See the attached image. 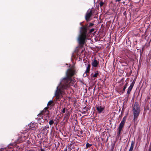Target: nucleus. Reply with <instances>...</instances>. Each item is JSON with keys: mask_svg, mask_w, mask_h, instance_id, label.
Listing matches in <instances>:
<instances>
[{"mask_svg": "<svg viewBox=\"0 0 151 151\" xmlns=\"http://www.w3.org/2000/svg\"><path fill=\"white\" fill-rule=\"evenodd\" d=\"M76 72L74 66L68 69L66 73V77L62 79L60 84L57 87L55 93L56 101H58L63 97L64 90L68 88L72 81V77L76 74Z\"/></svg>", "mask_w": 151, "mask_h": 151, "instance_id": "obj_1", "label": "nucleus"}, {"mask_svg": "<svg viewBox=\"0 0 151 151\" xmlns=\"http://www.w3.org/2000/svg\"><path fill=\"white\" fill-rule=\"evenodd\" d=\"M90 28L88 24H86L84 26L80 27V34L78 36V40L79 44L81 45H83L85 43V38L86 35Z\"/></svg>", "mask_w": 151, "mask_h": 151, "instance_id": "obj_2", "label": "nucleus"}, {"mask_svg": "<svg viewBox=\"0 0 151 151\" xmlns=\"http://www.w3.org/2000/svg\"><path fill=\"white\" fill-rule=\"evenodd\" d=\"M49 107H47L45 108L43 110L41 111L40 113L37 115L38 117L37 119H38V122L40 124H43V123L45 122H47L48 121L46 119L45 120L43 119V115L45 114L47 117H49V111L48 110Z\"/></svg>", "mask_w": 151, "mask_h": 151, "instance_id": "obj_3", "label": "nucleus"}, {"mask_svg": "<svg viewBox=\"0 0 151 151\" xmlns=\"http://www.w3.org/2000/svg\"><path fill=\"white\" fill-rule=\"evenodd\" d=\"M132 111L134 116L133 120L135 121L137 119L140 111L139 105L137 102H135L134 103Z\"/></svg>", "mask_w": 151, "mask_h": 151, "instance_id": "obj_4", "label": "nucleus"}, {"mask_svg": "<svg viewBox=\"0 0 151 151\" xmlns=\"http://www.w3.org/2000/svg\"><path fill=\"white\" fill-rule=\"evenodd\" d=\"M19 137L15 142L16 144L20 143L21 142L24 141L28 138V135L26 132H22L19 134Z\"/></svg>", "mask_w": 151, "mask_h": 151, "instance_id": "obj_5", "label": "nucleus"}, {"mask_svg": "<svg viewBox=\"0 0 151 151\" xmlns=\"http://www.w3.org/2000/svg\"><path fill=\"white\" fill-rule=\"evenodd\" d=\"M92 14V11L91 9H89L87 11L85 16V19L87 22L90 21V18Z\"/></svg>", "mask_w": 151, "mask_h": 151, "instance_id": "obj_6", "label": "nucleus"}, {"mask_svg": "<svg viewBox=\"0 0 151 151\" xmlns=\"http://www.w3.org/2000/svg\"><path fill=\"white\" fill-rule=\"evenodd\" d=\"M96 107L98 113L100 114L102 112H104V107H102L101 106H99L96 105Z\"/></svg>", "mask_w": 151, "mask_h": 151, "instance_id": "obj_7", "label": "nucleus"}, {"mask_svg": "<svg viewBox=\"0 0 151 151\" xmlns=\"http://www.w3.org/2000/svg\"><path fill=\"white\" fill-rule=\"evenodd\" d=\"M91 65L93 67H97L99 65V63L96 59H94L92 60Z\"/></svg>", "mask_w": 151, "mask_h": 151, "instance_id": "obj_8", "label": "nucleus"}, {"mask_svg": "<svg viewBox=\"0 0 151 151\" xmlns=\"http://www.w3.org/2000/svg\"><path fill=\"white\" fill-rule=\"evenodd\" d=\"M135 82V81L134 80L132 83L131 84L130 86L128 89L127 94H129L130 93L131 91H132V88H133Z\"/></svg>", "mask_w": 151, "mask_h": 151, "instance_id": "obj_9", "label": "nucleus"}, {"mask_svg": "<svg viewBox=\"0 0 151 151\" xmlns=\"http://www.w3.org/2000/svg\"><path fill=\"white\" fill-rule=\"evenodd\" d=\"M94 29L92 28L89 30V31L87 32V34L86 35V37L85 38V42L86 40H87L88 37L90 36V34L94 31Z\"/></svg>", "mask_w": 151, "mask_h": 151, "instance_id": "obj_10", "label": "nucleus"}, {"mask_svg": "<svg viewBox=\"0 0 151 151\" xmlns=\"http://www.w3.org/2000/svg\"><path fill=\"white\" fill-rule=\"evenodd\" d=\"M91 68V65L90 64H88V65L87 67L86 68V70L85 72V73H89L90 70Z\"/></svg>", "mask_w": 151, "mask_h": 151, "instance_id": "obj_11", "label": "nucleus"}, {"mask_svg": "<svg viewBox=\"0 0 151 151\" xmlns=\"http://www.w3.org/2000/svg\"><path fill=\"white\" fill-rule=\"evenodd\" d=\"M134 142L132 141L131 142L130 147L129 151H132L134 147Z\"/></svg>", "mask_w": 151, "mask_h": 151, "instance_id": "obj_12", "label": "nucleus"}, {"mask_svg": "<svg viewBox=\"0 0 151 151\" xmlns=\"http://www.w3.org/2000/svg\"><path fill=\"white\" fill-rule=\"evenodd\" d=\"M126 120V117L125 116H124L120 124L124 126Z\"/></svg>", "mask_w": 151, "mask_h": 151, "instance_id": "obj_13", "label": "nucleus"}, {"mask_svg": "<svg viewBox=\"0 0 151 151\" xmlns=\"http://www.w3.org/2000/svg\"><path fill=\"white\" fill-rule=\"evenodd\" d=\"M124 126V125L119 124V126L118 128V130L122 132Z\"/></svg>", "mask_w": 151, "mask_h": 151, "instance_id": "obj_14", "label": "nucleus"}, {"mask_svg": "<svg viewBox=\"0 0 151 151\" xmlns=\"http://www.w3.org/2000/svg\"><path fill=\"white\" fill-rule=\"evenodd\" d=\"M28 127L29 129H33L34 128V125L33 124H28Z\"/></svg>", "mask_w": 151, "mask_h": 151, "instance_id": "obj_15", "label": "nucleus"}, {"mask_svg": "<svg viewBox=\"0 0 151 151\" xmlns=\"http://www.w3.org/2000/svg\"><path fill=\"white\" fill-rule=\"evenodd\" d=\"M92 76L94 78H97V76L99 75V73L98 72L95 73L94 74H91Z\"/></svg>", "mask_w": 151, "mask_h": 151, "instance_id": "obj_16", "label": "nucleus"}, {"mask_svg": "<svg viewBox=\"0 0 151 151\" xmlns=\"http://www.w3.org/2000/svg\"><path fill=\"white\" fill-rule=\"evenodd\" d=\"M128 84V82H127L125 84L124 86V87L123 88V92H122V93H123L125 91V90L127 87Z\"/></svg>", "mask_w": 151, "mask_h": 151, "instance_id": "obj_17", "label": "nucleus"}, {"mask_svg": "<svg viewBox=\"0 0 151 151\" xmlns=\"http://www.w3.org/2000/svg\"><path fill=\"white\" fill-rule=\"evenodd\" d=\"M54 121L53 119H51L49 122V124L50 125V126L52 125L54 123Z\"/></svg>", "mask_w": 151, "mask_h": 151, "instance_id": "obj_18", "label": "nucleus"}, {"mask_svg": "<svg viewBox=\"0 0 151 151\" xmlns=\"http://www.w3.org/2000/svg\"><path fill=\"white\" fill-rule=\"evenodd\" d=\"M53 103V101L52 100H50L48 103L47 106H51L52 104Z\"/></svg>", "mask_w": 151, "mask_h": 151, "instance_id": "obj_19", "label": "nucleus"}, {"mask_svg": "<svg viewBox=\"0 0 151 151\" xmlns=\"http://www.w3.org/2000/svg\"><path fill=\"white\" fill-rule=\"evenodd\" d=\"M92 145V144H90L88 143H87L86 144V148H88L91 147Z\"/></svg>", "mask_w": 151, "mask_h": 151, "instance_id": "obj_20", "label": "nucleus"}, {"mask_svg": "<svg viewBox=\"0 0 151 151\" xmlns=\"http://www.w3.org/2000/svg\"><path fill=\"white\" fill-rule=\"evenodd\" d=\"M0 151H8L7 149L5 148H0Z\"/></svg>", "mask_w": 151, "mask_h": 151, "instance_id": "obj_21", "label": "nucleus"}, {"mask_svg": "<svg viewBox=\"0 0 151 151\" xmlns=\"http://www.w3.org/2000/svg\"><path fill=\"white\" fill-rule=\"evenodd\" d=\"M122 133V132L121 131H119V130H118V132H117V136L118 137H119L120 136V134H121V133Z\"/></svg>", "mask_w": 151, "mask_h": 151, "instance_id": "obj_22", "label": "nucleus"}, {"mask_svg": "<svg viewBox=\"0 0 151 151\" xmlns=\"http://www.w3.org/2000/svg\"><path fill=\"white\" fill-rule=\"evenodd\" d=\"M94 25V23H93L91 22L88 25L89 26L91 27H93Z\"/></svg>", "mask_w": 151, "mask_h": 151, "instance_id": "obj_23", "label": "nucleus"}, {"mask_svg": "<svg viewBox=\"0 0 151 151\" xmlns=\"http://www.w3.org/2000/svg\"><path fill=\"white\" fill-rule=\"evenodd\" d=\"M66 110H67V109L65 107L64 108L62 111V113H64L65 112Z\"/></svg>", "mask_w": 151, "mask_h": 151, "instance_id": "obj_24", "label": "nucleus"}, {"mask_svg": "<svg viewBox=\"0 0 151 151\" xmlns=\"http://www.w3.org/2000/svg\"><path fill=\"white\" fill-rule=\"evenodd\" d=\"M100 7H101L104 4V3L102 1H101L99 4Z\"/></svg>", "mask_w": 151, "mask_h": 151, "instance_id": "obj_25", "label": "nucleus"}, {"mask_svg": "<svg viewBox=\"0 0 151 151\" xmlns=\"http://www.w3.org/2000/svg\"><path fill=\"white\" fill-rule=\"evenodd\" d=\"M47 129L46 128H45V127H44L43 129H42V131H43L44 132H45Z\"/></svg>", "mask_w": 151, "mask_h": 151, "instance_id": "obj_26", "label": "nucleus"}, {"mask_svg": "<svg viewBox=\"0 0 151 151\" xmlns=\"http://www.w3.org/2000/svg\"><path fill=\"white\" fill-rule=\"evenodd\" d=\"M72 144H68V145H67V146L68 147V148H70V147L71 146H72Z\"/></svg>", "mask_w": 151, "mask_h": 151, "instance_id": "obj_27", "label": "nucleus"}, {"mask_svg": "<svg viewBox=\"0 0 151 151\" xmlns=\"http://www.w3.org/2000/svg\"><path fill=\"white\" fill-rule=\"evenodd\" d=\"M45 127L47 129H49V127L48 125H46V126H45Z\"/></svg>", "mask_w": 151, "mask_h": 151, "instance_id": "obj_28", "label": "nucleus"}, {"mask_svg": "<svg viewBox=\"0 0 151 151\" xmlns=\"http://www.w3.org/2000/svg\"><path fill=\"white\" fill-rule=\"evenodd\" d=\"M123 14L126 17V12H125L123 13Z\"/></svg>", "mask_w": 151, "mask_h": 151, "instance_id": "obj_29", "label": "nucleus"}, {"mask_svg": "<svg viewBox=\"0 0 151 151\" xmlns=\"http://www.w3.org/2000/svg\"><path fill=\"white\" fill-rule=\"evenodd\" d=\"M114 146H113L111 148V150L112 151L114 149Z\"/></svg>", "mask_w": 151, "mask_h": 151, "instance_id": "obj_30", "label": "nucleus"}, {"mask_svg": "<svg viewBox=\"0 0 151 151\" xmlns=\"http://www.w3.org/2000/svg\"><path fill=\"white\" fill-rule=\"evenodd\" d=\"M86 111H83V112H82L83 113V114H85L86 113Z\"/></svg>", "mask_w": 151, "mask_h": 151, "instance_id": "obj_31", "label": "nucleus"}, {"mask_svg": "<svg viewBox=\"0 0 151 151\" xmlns=\"http://www.w3.org/2000/svg\"><path fill=\"white\" fill-rule=\"evenodd\" d=\"M80 25L82 26H84L83 25H82V22L80 23Z\"/></svg>", "mask_w": 151, "mask_h": 151, "instance_id": "obj_32", "label": "nucleus"}, {"mask_svg": "<svg viewBox=\"0 0 151 151\" xmlns=\"http://www.w3.org/2000/svg\"><path fill=\"white\" fill-rule=\"evenodd\" d=\"M88 110V108H86V111H87Z\"/></svg>", "mask_w": 151, "mask_h": 151, "instance_id": "obj_33", "label": "nucleus"}, {"mask_svg": "<svg viewBox=\"0 0 151 151\" xmlns=\"http://www.w3.org/2000/svg\"><path fill=\"white\" fill-rule=\"evenodd\" d=\"M149 151H151V147H150Z\"/></svg>", "mask_w": 151, "mask_h": 151, "instance_id": "obj_34", "label": "nucleus"}, {"mask_svg": "<svg viewBox=\"0 0 151 151\" xmlns=\"http://www.w3.org/2000/svg\"><path fill=\"white\" fill-rule=\"evenodd\" d=\"M116 1L119 2L121 1V0H116Z\"/></svg>", "mask_w": 151, "mask_h": 151, "instance_id": "obj_35", "label": "nucleus"}, {"mask_svg": "<svg viewBox=\"0 0 151 151\" xmlns=\"http://www.w3.org/2000/svg\"><path fill=\"white\" fill-rule=\"evenodd\" d=\"M86 106H85V107H84L83 108V109H86Z\"/></svg>", "mask_w": 151, "mask_h": 151, "instance_id": "obj_36", "label": "nucleus"}, {"mask_svg": "<svg viewBox=\"0 0 151 151\" xmlns=\"http://www.w3.org/2000/svg\"><path fill=\"white\" fill-rule=\"evenodd\" d=\"M41 151H45V150L42 149H41Z\"/></svg>", "mask_w": 151, "mask_h": 151, "instance_id": "obj_37", "label": "nucleus"}, {"mask_svg": "<svg viewBox=\"0 0 151 151\" xmlns=\"http://www.w3.org/2000/svg\"><path fill=\"white\" fill-rule=\"evenodd\" d=\"M67 151V149L66 148L64 150V151Z\"/></svg>", "mask_w": 151, "mask_h": 151, "instance_id": "obj_38", "label": "nucleus"}, {"mask_svg": "<svg viewBox=\"0 0 151 151\" xmlns=\"http://www.w3.org/2000/svg\"><path fill=\"white\" fill-rule=\"evenodd\" d=\"M17 140H16L15 142H14V143H15V145H14V146H15V145H16L17 144H16V143L15 142Z\"/></svg>", "mask_w": 151, "mask_h": 151, "instance_id": "obj_39", "label": "nucleus"}]
</instances>
